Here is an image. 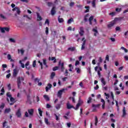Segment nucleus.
<instances>
[{
	"instance_id": "a19ab883",
	"label": "nucleus",
	"mask_w": 128,
	"mask_h": 128,
	"mask_svg": "<svg viewBox=\"0 0 128 128\" xmlns=\"http://www.w3.org/2000/svg\"><path fill=\"white\" fill-rule=\"evenodd\" d=\"M56 110H60V104H57L56 106Z\"/></svg>"
},
{
	"instance_id": "4d7b16f0",
	"label": "nucleus",
	"mask_w": 128,
	"mask_h": 128,
	"mask_svg": "<svg viewBox=\"0 0 128 128\" xmlns=\"http://www.w3.org/2000/svg\"><path fill=\"white\" fill-rule=\"evenodd\" d=\"M1 32H6L4 28H0Z\"/></svg>"
},
{
	"instance_id": "393cba45",
	"label": "nucleus",
	"mask_w": 128,
	"mask_h": 128,
	"mask_svg": "<svg viewBox=\"0 0 128 128\" xmlns=\"http://www.w3.org/2000/svg\"><path fill=\"white\" fill-rule=\"evenodd\" d=\"M92 20H94V16H91L88 19L90 24H92Z\"/></svg>"
},
{
	"instance_id": "5fc2aeb1",
	"label": "nucleus",
	"mask_w": 128,
	"mask_h": 128,
	"mask_svg": "<svg viewBox=\"0 0 128 128\" xmlns=\"http://www.w3.org/2000/svg\"><path fill=\"white\" fill-rule=\"evenodd\" d=\"M46 34H48V27L46 28Z\"/></svg>"
},
{
	"instance_id": "bb28decb",
	"label": "nucleus",
	"mask_w": 128,
	"mask_h": 128,
	"mask_svg": "<svg viewBox=\"0 0 128 128\" xmlns=\"http://www.w3.org/2000/svg\"><path fill=\"white\" fill-rule=\"evenodd\" d=\"M44 98L47 102L50 101V97L48 95H44Z\"/></svg>"
},
{
	"instance_id": "c756f323",
	"label": "nucleus",
	"mask_w": 128,
	"mask_h": 128,
	"mask_svg": "<svg viewBox=\"0 0 128 128\" xmlns=\"http://www.w3.org/2000/svg\"><path fill=\"white\" fill-rule=\"evenodd\" d=\"M76 50V48L74 47H71L68 48V50H70V52H74V50Z\"/></svg>"
},
{
	"instance_id": "bf43d9fd",
	"label": "nucleus",
	"mask_w": 128,
	"mask_h": 128,
	"mask_svg": "<svg viewBox=\"0 0 128 128\" xmlns=\"http://www.w3.org/2000/svg\"><path fill=\"white\" fill-rule=\"evenodd\" d=\"M70 6H74V2H71L70 4Z\"/></svg>"
},
{
	"instance_id": "20e7f679",
	"label": "nucleus",
	"mask_w": 128,
	"mask_h": 128,
	"mask_svg": "<svg viewBox=\"0 0 128 128\" xmlns=\"http://www.w3.org/2000/svg\"><path fill=\"white\" fill-rule=\"evenodd\" d=\"M82 100H80V98H79L78 103L77 104L76 107L74 108L76 110H78V108H80V106H82Z\"/></svg>"
},
{
	"instance_id": "412c9836",
	"label": "nucleus",
	"mask_w": 128,
	"mask_h": 128,
	"mask_svg": "<svg viewBox=\"0 0 128 128\" xmlns=\"http://www.w3.org/2000/svg\"><path fill=\"white\" fill-rule=\"evenodd\" d=\"M7 58L8 60H10V62H14V60L12 59V56L10 55V54H8L7 56Z\"/></svg>"
},
{
	"instance_id": "680f3d73",
	"label": "nucleus",
	"mask_w": 128,
	"mask_h": 128,
	"mask_svg": "<svg viewBox=\"0 0 128 128\" xmlns=\"http://www.w3.org/2000/svg\"><path fill=\"white\" fill-rule=\"evenodd\" d=\"M99 62L101 63L102 62V57L99 58V60H98Z\"/></svg>"
},
{
	"instance_id": "58836bf2",
	"label": "nucleus",
	"mask_w": 128,
	"mask_h": 128,
	"mask_svg": "<svg viewBox=\"0 0 128 128\" xmlns=\"http://www.w3.org/2000/svg\"><path fill=\"white\" fill-rule=\"evenodd\" d=\"M44 122L45 124H50V122H48V120L46 118H44Z\"/></svg>"
},
{
	"instance_id": "39448f33",
	"label": "nucleus",
	"mask_w": 128,
	"mask_h": 128,
	"mask_svg": "<svg viewBox=\"0 0 128 128\" xmlns=\"http://www.w3.org/2000/svg\"><path fill=\"white\" fill-rule=\"evenodd\" d=\"M58 66H59V68H60V70H61V72H64V62L62 63V61L60 60L58 62Z\"/></svg>"
},
{
	"instance_id": "774afa93",
	"label": "nucleus",
	"mask_w": 128,
	"mask_h": 128,
	"mask_svg": "<svg viewBox=\"0 0 128 128\" xmlns=\"http://www.w3.org/2000/svg\"><path fill=\"white\" fill-rule=\"evenodd\" d=\"M78 64H80V61L76 60L75 64V66H78Z\"/></svg>"
},
{
	"instance_id": "f257e3e1",
	"label": "nucleus",
	"mask_w": 128,
	"mask_h": 128,
	"mask_svg": "<svg viewBox=\"0 0 128 128\" xmlns=\"http://www.w3.org/2000/svg\"><path fill=\"white\" fill-rule=\"evenodd\" d=\"M6 96L9 98L10 99V102H12L10 104V105L12 106V104H14L16 102L14 98L12 97V94H10V92L6 93Z\"/></svg>"
},
{
	"instance_id": "0e129e2a",
	"label": "nucleus",
	"mask_w": 128,
	"mask_h": 128,
	"mask_svg": "<svg viewBox=\"0 0 128 128\" xmlns=\"http://www.w3.org/2000/svg\"><path fill=\"white\" fill-rule=\"evenodd\" d=\"M25 116L26 118H28V113L27 112H25Z\"/></svg>"
},
{
	"instance_id": "9d476101",
	"label": "nucleus",
	"mask_w": 128,
	"mask_h": 128,
	"mask_svg": "<svg viewBox=\"0 0 128 128\" xmlns=\"http://www.w3.org/2000/svg\"><path fill=\"white\" fill-rule=\"evenodd\" d=\"M28 112L30 116H34V110L33 108L28 109Z\"/></svg>"
},
{
	"instance_id": "b1692460",
	"label": "nucleus",
	"mask_w": 128,
	"mask_h": 128,
	"mask_svg": "<svg viewBox=\"0 0 128 128\" xmlns=\"http://www.w3.org/2000/svg\"><path fill=\"white\" fill-rule=\"evenodd\" d=\"M101 82L102 83V86H106V80H104V78H101Z\"/></svg>"
},
{
	"instance_id": "a878e982",
	"label": "nucleus",
	"mask_w": 128,
	"mask_h": 128,
	"mask_svg": "<svg viewBox=\"0 0 128 128\" xmlns=\"http://www.w3.org/2000/svg\"><path fill=\"white\" fill-rule=\"evenodd\" d=\"M90 17V14H87L86 15V16L84 18V22H88V18Z\"/></svg>"
},
{
	"instance_id": "4468645a",
	"label": "nucleus",
	"mask_w": 128,
	"mask_h": 128,
	"mask_svg": "<svg viewBox=\"0 0 128 128\" xmlns=\"http://www.w3.org/2000/svg\"><path fill=\"white\" fill-rule=\"evenodd\" d=\"M67 108L68 110H70V108H76L74 107V106H72L70 102H68L66 104Z\"/></svg>"
},
{
	"instance_id": "cd10ccee",
	"label": "nucleus",
	"mask_w": 128,
	"mask_h": 128,
	"mask_svg": "<svg viewBox=\"0 0 128 128\" xmlns=\"http://www.w3.org/2000/svg\"><path fill=\"white\" fill-rule=\"evenodd\" d=\"M38 111L40 116H42V109L40 108H38Z\"/></svg>"
},
{
	"instance_id": "72a5a7b5",
	"label": "nucleus",
	"mask_w": 128,
	"mask_h": 128,
	"mask_svg": "<svg viewBox=\"0 0 128 128\" xmlns=\"http://www.w3.org/2000/svg\"><path fill=\"white\" fill-rule=\"evenodd\" d=\"M96 0H93L92 2V6L93 8H96Z\"/></svg>"
},
{
	"instance_id": "69168bd1",
	"label": "nucleus",
	"mask_w": 128,
	"mask_h": 128,
	"mask_svg": "<svg viewBox=\"0 0 128 128\" xmlns=\"http://www.w3.org/2000/svg\"><path fill=\"white\" fill-rule=\"evenodd\" d=\"M120 30V26H117L116 28V31H118Z\"/></svg>"
},
{
	"instance_id": "338daca9",
	"label": "nucleus",
	"mask_w": 128,
	"mask_h": 128,
	"mask_svg": "<svg viewBox=\"0 0 128 128\" xmlns=\"http://www.w3.org/2000/svg\"><path fill=\"white\" fill-rule=\"evenodd\" d=\"M66 124L68 128H70V126H72V124H70V122L67 123Z\"/></svg>"
},
{
	"instance_id": "423d86ee",
	"label": "nucleus",
	"mask_w": 128,
	"mask_h": 128,
	"mask_svg": "<svg viewBox=\"0 0 128 128\" xmlns=\"http://www.w3.org/2000/svg\"><path fill=\"white\" fill-rule=\"evenodd\" d=\"M18 68H16L13 70L12 76L14 78H16V76H18Z\"/></svg>"
},
{
	"instance_id": "0eeeda50",
	"label": "nucleus",
	"mask_w": 128,
	"mask_h": 128,
	"mask_svg": "<svg viewBox=\"0 0 128 128\" xmlns=\"http://www.w3.org/2000/svg\"><path fill=\"white\" fill-rule=\"evenodd\" d=\"M64 90H66V89L63 88L62 90H60L58 92L57 96H58V98H62V92H64Z\"/></svg>"
},
{
	"instance_id": "ddd939ff",
	"label": "nucleus",
	"mask_w": 128,
	"mask_h": 128,
	"mask_svg": "<svg viewBox=\"0 0 128 128\" xmlns=\"http://www.w3.org/2000/svg\"><path fill=\"white\" fill-rule=\"evenodd\" d=\"M56 11V6H53L52 9L51 10V14L52 16H54Z\"/></svg>"
},
{
	"instance_id": "864d4df0",
	"label": "nucleus",
	"mask_w": 128,
	"mask_h": 128,
	"mask_svg": "<svg viewBox=\"0 0 128 128\" xmlns=\"http://www.w3.org/2000/svg\"><path fill=\"white\" fill-rule=\"evenodd\" d=\"M10 40L11 42H16V40H14V38H10Z\"/></svg>"
},
{
	"instance_id": "e433bc0d",
	"label": "nucleus",
	"mask_w": 128,
	"mask_h": 128,
	"mask_svg": "<svg viewBox=\"0 0 128 128\" xmlns=\"http://www.w3.org/2000/svg\"><path fill=\"white\" fill-rule=\"evenodd\" d=\"M43 64L46 66V68H48V65H46V60L43 59Z\"/></svg>"
},
{
	"instance_id": "c85d7f7f",
	"label": "nucleus",
	"mask_w": 128,
	"mask_h": 128,
	"mask_svg": "<svg viewBox=\"0 0 128 128\" xmlns=\"http://www.w3.org/2000/svg\"><path fill=\"white\" fill-rule=\"evenodd\" d=\"M98 116H95V126H98Z\"/></svg>"
},
{
	"instance_id": "09e8293b",
	"label": "nucleus",
	"mask_w": 128,
	"mask_h": 128,
	"mask_svg": "<svg viewBox=\"0 0 128 128\" xmlns=\"http://www.w3.org/2000/svg\"><path fill=\"white\" fill-rule=\"evenodd\" d=\"M4 108V103H2V104L0 106V108L2 110V108Z\"/></svg>"
},
{
	"instance_id": "a211bd4d",
	"label": "nucleus",
	"mask_w": 128,
	"mask_h": 128,
	"mask_svg": "<svg viewBox=\"0 0 128 128\" xmlns=\"http://www.w3.org/2000/svg\"><path fill=\"white\" fill-rule=\"evenodd\" d=\"M126 116V107H123L122 110V118H124Z\"/></svg>"
},
{
	"instance_id": "e2e57ef3",
	"label": "nucleus",
	"mask_w": 128,
	"mask_h": 128,
	"mask_svg": "<svg viewBox=\"0 0 128 128\" xmlns=\"http://www.w3.org/2000/svg\"><path fill=\"white\" fill-rule=\"evenodd\" d=\"M8 67V66H6V64H3L2 65V68H7Z\"/></svg>"
},
{
	"instance_id": "1a4fd4ad",
	"label": "nucleus",
	"mask_w": 128,
	"mask_h": 128,
	"mask_svg": "<svg viewBox=\"0 0 128 128\" xmlns=\"http://www.w3.org/2000/svg\"><path fill=\"white\" fill-rule=\"evenodd\" d=\"M13 12H16V13L18 14H20V8L18 7H15L12 10Z\"/></svg>"
},
{
	"instance_id": "79ce46f5",
	"label": "nucleus",
	"mask_w": 128,
	"mask_h": 128,
	"mask_svg": "<svg viewBox=\"0 0 128 128\" xmlns=\"http://www.w3.org/2000/svg\"><path fill=\"white\" fill-rule=\"evenodd\" d=\"M70 100H72V102H76V100L74 99V97H70Z\"/></svg>"
},
{
	"instance_id": "9b49d317",
	"label": "nucleus",
	"mask_w": 128,
	"mask_h": 128,
	"mask_svg": "<svg viewBox=\"0 0 128 128\" xmlns=\"http://www.w3.org/2000/svg\"><path fill=\"white\" fill-rule=\"evenodd\" d=\"M92 32H94V36H96L98 34V28L95 27V28H93Z\"/></svg>"
},
{
	"instance_id": "c03bdc74",
	"label": "nucleus",
	"mask_w": 128,
	"mask_h": 128,
	"mask_svg": "<svg viewBox=\"0 0 128 128\" xmlns=\"http://www.w3.org/2000/svg\"><path fill=\"white\" fill-rule=\"evenodd\" d=\"M92 100V97H89L88 100V104H90Z\"/></svg>"
},
{
	"instance_id": "de8ad7c7",
	"label": "nucleus",
	"mask_w": 128,
	"mask_h": 128,
	"mask_svg": "<svg viewBox=\"0 0 128 128\" xmlns=\"http://www.w3.org/2000/svg\"><path fill=\"white\" fill-rule=\"evenodd\" d=\"M106 60H107V62H110V57H109L108 55L106 56Z\"/></svg>"
},
{
	"instance_id": "aec40b11",
	"label": "nucleus",
	"mask_w": 128,
	"mask_h": 128,
	"mask_svg": "<svg viewBox=\"0 0 128 128\" xmlns=\"http://www.w3.org/2000/svg\"><path fill=\"white\" fill-rule=\"evenodd\" d=\"M3 128H10V127L8 126V122H3Z\"/></svg>"
},
{
	"instance_id": "6e6552de",
	"label": "nucleus",
	"mask_w": 128,
	"mask_h": 128,
	"mask_svg": "<svg viewBox=\"0 0 128 128\" xmlns=\"http://www.w3.org/2000/svg\"><path fill=\"white\" fill-rule=\"evenodd\" d=\"M17 118H22V112H20V108L18 109L16 113Z\"/></svg>"
},
{
	"instance_id": "f8f14e48",
	"label": "nucleus",
	"mask_w": 128,
	"mask_h": 128,
	"mask_svg": "<svg viewBox=\"0 0 128 128\" xmlns=\"http://www.w3.org/2000/svg\"><path fill=\"white\" fill-rule=\"evenodd\" d=\"M110 94H111V98H112V106H114V92H110Z\"/></svg>"
},
{
	"instance_id": "473e14b6",
	"label": "nucleus",
	"mask_w": 128,
	"mask_h": 128,
	"mask_svg": "<svg viewBox=\"0 0 128 128\" xmlns=\"http://www.w3.org/2000/svg\"><path fill=\"white\" fill-rule=\"evenodd\" d=\"M20 52L22 56V54H24V50L22 49H21V50H18V54H20Z\"/></svg>"
},
{
	"instance_id": "c9c22d12",
	"label": "nucleus",
	"mask_w": 128,
	"mask_h": 128,
	"mask_svg": "<svg viewBox=\"0 0 128 128\" xmlns=\"http://www.w3.org/2000/svg\"><path fill=\"white\" fill-rule=\"evenodd\" d=\"M72 22H74V19L72 18H71L69 19L68 21V24H72Z\"/></svg>"
},
{
	"instance_id": "7c9ffc66",
	"label": "nucleus",
	"mask_w": 128,
	"mask_h": 128,
	"mask_svg": "<svg viewBox=\"0 0 128 128\" xmlns=\"http://www.w3.org/2000/svg\"><path fill=\"white\" fill-rule=\"evenodd\" d=\"M10 112V108H6L4 110L5 114H8Z\"/></svg>"
},
{
	"instance_id": "2f4dec72",
	"label": "nucleus",
	"mask_w": 128,
	"mask_h": 128,
	"mask_svg": "<svg viewBox=\"0 0 128 128\" xmlns=\"http://www.w3.org/2000/svg\"><path fill=\"white\" fill-rule=\"evenodd\" d=\"M56 76V72H52L50 75V78L52 79Z\"/></svg>"
},
{
	"instance_id": "7ed1b4c3",
	"label": "nucleus",
	"mask_w": 128,
	"mask_h": 128,
	"mask_svg": "<svg viewBox=\"0 0 128 128\" xmlns=\"http://www.w3.org/2000/svg\"><path fill=\"white\" fill-rule=\"evenodd\" d=\"M118 20V18H115L114 20L111 22L108 25V28H110L112 26H114L116 24V22Z\"/></svg>"
},
{
	"instance_id": "f3484780",
	"label": "nucleus",
	"mask_w": 128,
	"mask_h": 128,
	"mask_svg": "<svg viewBox=\"0 0 128 128\" xmlns=\"http://www.w3.org/2000/svg\"><path fill=\"white\" fill-rule=\"evenodd\" d=\"M36 14L37 15V20H42V16H40V13L36 12Z\"/></svg>"
},
{
	"instance_id": "6ab92c4d",
	"label": "nucleus",
	"mask_w": 128,
	"mask_h": 128,
	"mask_svg": "<svg viewBox=\"0 0 128 128\" xmlns=\"http://www.w3.org/2000/svg\"><path fill=\"white\" fill-rule=\"evenodd\" d=\"M27 104H32V100H30V96H27Z\"/></svg>"
},
{
	"instance_id": "f03ea898",
	"label": "nucleus",
	"mask_w": 128,
	"mask_h": 128,
	"mask_svg": "<svg viewBox=\"0 0 128 128\" xmlns=\"http://www.w3.org/2000/svg\"><path fill=\"white\" fill-rule=\"evenodd\" d=\"M24 77H18L17 86H18V88H20V84H22V82H24Z\"/></svg>"
},
{
	"instance_id": "3c124183",
	"label": "nucleus",
	"mask_w": 128,
	"mask_h": 128,
	"mask_svg": "<svg viewBox=\"0 0 128 128\" xmlns=\"http://www.w3.org/2000/svg\"><path fill=\"white\" fill-rule=\"evenodd\" d=\"M0 16L2 18H3V20H6V16H4V14H0Z\"/></svg>"
},
{
	"instance_id": "4be33fe9",
	"label": "nucleus",
	"mask_w": 128,
	"mask_h": 128,
	"mask_svg": "<svg viewBox=\"0 0 128 128\" xmlns=\"http://www.w3.org/2000/svg\"><path fill=\"white\" fill-rule=\"evenodd\" d=\"M28 66H30V62H27L25 64V68H26V70H30V67L28 66Z\"/></svg>"
},
{
	"instance_id": "4c0bfd02",
	"label": "nucleus",
	"mask_w": 128,
	"mask_h": 128,
	"mask_svg": "<svg viewBox=\"0 0 128 128\" xmlns=\"http://www.w3.org/2000/svg\"><path fill=\"white\" fill-rule=\"evenodd\" d=\"M75 70H76L77 74H80V68H75Z\"/></svg>"
},
{
	"instance_id": "2eb2a0df",
	"label": "nucleus",
	"mask_w": 128,
	"mask_h": 128,
	"mask_svg": "<svg viewBox=\"0 0 128 128\" xmlns=\"http://www.w3.org/2000/svg\"><path fill=\"white\" fill-rule=\"evenodd\" d=\"M80 34L81 36H84V28L80 27Z\"/></svg>"
},
{
	"instance_id": "8fccbe9b",
	"label": "nucleus",
	"mask_w": 128,
	"mask_h": 128,
	"mask_svg": "<svg viewBox=\"0 0 128 128\" xmlns=\"http://www.w3.org/2000/svg\"><path fill=\"white\" fill-rule=\"evenodd\" d=\"M110 16H114L116 14V12H112L109 14Z\"/></svg>"
},
{
	"instance_id": "052dcab7",
	"label": "nucleus",
	"mask_w": 128,
	"mask_h": 128,
	"mask_svg": "<svg viewBox=\"0 0 128 128\" xmlns=\"http://www.w3.org/2000/svg\"><path fill=\"white\" fill-rule=\"evenodd\" d=\"M54 116L56 118V120H58V118H60V116H58V115H56V114H54Z\"/></svg>"
},
{
	"instance_id": "a18cd8bd",
	"label": "nucleus",
	"mask_w": 128,
	"mask_h": 128,
	"mask_svg": "<svg viewBox=\"0 0 128 128\" xmlns=\"http://www.w3.org/2000/svg\"><path fill=\"white\" fill-rule=\"evenodd\" d=\"M104 96H106V100H108V98H110V94H106V93L105 92V93H104Z\"/></svg>"
},
{
	"instance_id": "49530a36",
	"label": "nucleus",
	"mask_w": 128,
	"mask_h": 128,
	"mask_svg": "<svg viewBox=\"0 0 128 128\" xmlns=\"http://www.w3.org/2000/svg\"><path fill=\"white\" fill-rule=\"evenodd\" d=\"M58 70V66H55V67L53 68H52V70L54 72H56V70Z\"/></svg>"
},
{
	"instance_id": "5701e85b",
	"label": "nucleus",
	"mask_w": 128,
	"mask_h": 128,
	"mask_svg": "<svg viewBox=\"0 0 128 128\" xmlns=\"http://www.w3.org/2000/svg\"><path fill=\"white\" fill-rule=\"evenodd\" d=\"M58 22H60V24H62V22H64V18H60V16H58Z\"/></svg>"
},
{
	"instance_id": "ea45409f",
	"label": "nucleus",
	"mask_w": 128,
	"mask_h": 128,
	"mask_svg": "<svg viewBox=\"0 0 128 128\" xmlns=\"http://www.w3.org/2000/svg\"><path fill=\"white\" fill-rule=\"evenodd\" d=\"M22 62V60H20V64H21L22 68H24V64Z\"/></svg>"
},
{
	"instance_id": "13d9d810",
	"label": "nucleus",
	"mask_w": 128,
	"mask_h": 128,
	"mask_svg": "<svg viewBox=\"0 0 128 128\" xmlns=\"http://www.w3.org/2000/svg\"><path fill=\"white\" fill-rule=\"evenodd\" d=\"M38 64H40V66H41V68L42 70V62H40V61L38 62Z\"/></svg>"
},
{
	"instance_id": "f704fd0d",
	"label": "nucleus",
	"mask_w": 128,
	"mask_h": 128,
	"mask_svg": "<svg viewBox=\"0 0 128 128\" xmlns=\"http://www.w3.org/2000/svg\"><path fill=\"white\" fill-rule=\"evenodd\" d=\"M85 8L86 9L85 11V12H90V6H86Z\"/></svg>"
},
{
	"instance_id": "6e6d98bb",
	"label": "nucleus",
	"mask_w": 128,
	"mask_h": 128,
	"mask_svg": "<svg viewBox=\"0 0 128 128\" xmlns=\"http://www.w3.org/2000/svg\"><path fill=\"white\" fill-rule=\"evenodd\" d=\"M51 60H54V62H56V58L54 57H52Z\"/></svg>"
},
{
	"instance_id": "dca6fc26",
	"label": "nucleus",
	"mask_w": 128,
	"mask_h": 128,
	"mask_svg": "<svg viewBox=\"0 0 128 128\" xmlns=\"http://www.w3.org/2000/svg\"><path fill=\"white\" fill-rule=\"evenodd\" d=\"M52 85L50 84H48L47 86L46 87V92H48V90L52 88Z\"/></svg>"
},
{
	"instance_id": "37998d69",
	"label": "nucleus",
	"mask_w": 128,
	"mask_h": 128,
	"mask_svg": "<svg viewBox=\"0 0 128 128\" xmlns=\"http://www.w3.org/2000/svg\"><path fill=\"white\" fill-rule=\"evenodd\" d=\"M36 60H34L33 62V64H32V66L33 68H36Z\"/></svg>"
},
{
	"instance_id": "603ef678",
	"label": "nucleus",
	"mask_w": 128,
	"mask_h": 128,
	"mask_svg": "<svg viewBox=\"0 0 128 128\" xmlns=\"http://www.w3.org/2000/svg\"><path fill=\"white\" fill-rule=\"evenodd\" d=\"M24 18H26L28 20H32V18L29 17L28 15H24Z\"/></svg>"
}]
</instances>
